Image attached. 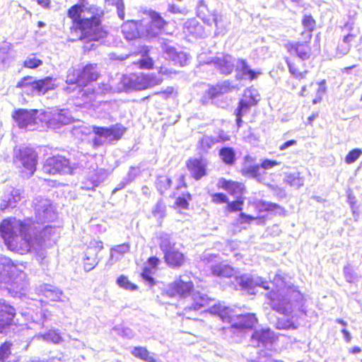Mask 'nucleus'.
<instances>
[{
  "label": "nucleus",
  "instance_id": "1",
  "mask_svg": "<svg viewBox=\"0 0 362 362\" xmlns=\"http://www.w3.org/2000/svg\"><path fill=\"white\" fill-rule=\"evenodd\" d=\"M303 30L300 33V39L297 42H290L285 45L286 51L294 53L295 57H285L291 75L296 78H305L309 72L306 62L312 55L311 40L313 33L317 28V21L310 13H305L301 18Z\"/></svg>",
  "mask_w": 362,
  "mask_h": 362
},
{
  "label": "nucleus",
  "instance_id": "2",
  "mask_svg": "<svg viewBox=\"0 0 362 362\" xmlns=\"http://www.w3.org/2000/svg\"><path fill=\"white\" fill-rule=\"evenodd\" d=\"M86 0H79L81 4L71 6L66 11V16L70 20L69 31L78 35L77 40L88 39L98 41L107 35V31L103 25L105 16L104 10L95 8V12L90 17H85L84 4Z\"/></svg>",
  "mask_w": 362,
  "mask_h": 362
},
{
  "label": "nucleus",
  "instance_id": "3",
  "mask_svg": "<svg viewBox=\"0 0 362 362\" xmlns=\"http://www.w3.org/2000/svg\"><path fill=\"white\" fill-rule=\"evenodd\" d=\"M0 236L8 250L20 255L28 254L42 244V239L33 237L30 224L13 216L2 219Z\"/></svg>",
  "mask_w": 362,
  "mask_h": 362
},
{
  "label": "nucleus",
  "instance_id": "4",
  "mask_svg": "<svg viewBox=\"0 0 362 362\" xmlns=\"http://www.w3.org/2000/svg\"><path fill=\"white\" fill-rule=\"evenodd\" d=\"M209 312L218 315L223 322H228L231 325L224 327L223 330L226 334H233L241 336L245 329H252L257 322V319L253 313L245 315H235L233 310L229 307L216 304L209 308Z\"/></svg>",
  "mask_w": 362,
  "mask_h": 362
},
{
  "label": "nucleus",
  "instance_id": "5",
  "mask_svg": "<svg viewBox=\"0 0 362 362\" xmlns=\"http://www.w3.org/2000/svg\"><path fill=\"white\" fill-rule=\"evenodd\" d=\"M13 163L21 176L30 177L37 169V153L33 147H20L14 152Z\"/></svg>",
  "mask_w": 362,
  "mask_h": 362
},
{
  "label": "nucleus",
  "instance_id": "6",
  "mask_svg": "<svg viewBox=\"0 0 362 362\" xmlns=\"http://www.w3.org/2000/svg\"><path fill=\"white\" fill-rule=\"evenodd\" d=\"M100 76L97 64H87L81 69H72L66 75V81L69 84H77L80 86H86L96 81Z\"/></svg>",
  "mask_w": 362,
  "mask_h": 362
},
{
  "label": "nucleus",
  "instance_id": "7",
  "mask_svg": "<svg viewBox=\"0 0 362 362\" xmlns=\"http://www.w3.org/2000/svg\"><path fill=\"white\" fill-rule=\"evenodd\" d=\"M125 128L120 124L112 125L109 127L93 126V132L95 137L92 140L93 146L98 148L104 144H112L122 139Z\"/></svg>",
  "mask_w": 362,
  "mask_h": 362
},
{
  "label": "nucleus",
  "instance_id": "8",
  "mask_svg": "<svg viewBox=\"0 0 362 362\" xmlns=\"http://www.w3.org/2000/svg\"><path fill=\"white\" fill-rule=\"evenodd\" d=\"M163 79L154 74H132L123 78L125 86L135 90H146L160 85Z\"/></svg>",
  "mask_w": 362,
  "mask_h": 362
},
{
  "label": "nucleus",
  "instance_id": "9",
  "mask_svg": "<svg viewBox=\"0 0 362 362\" xmlns=\"http://www.w3.org/2000/svg\"><path fill=\"white\" fill-rule=\"evenodd\" d=\"M42 170L49 175H64L71 173L72 167L69 158L57 154L46 159L42 165Z\"/></svg>",
  "mask_w": 362,
  "mask_h": 362
},
{
  "label": "nucleus",
  "instance_id": "10",
  "mask_svg": "<svg viewBox=\"0 0 362 362\" xmlns=\"http://www.w3.org/2000/svg\"><path fill=\"white\" fill-rule=\"evenodd\" d=\"M148 15L151 18L148 26L145 30V36L148 38L156 37L161 33H165L169 22L165 21L160 13L149 11Z\"/></svg>",
  "mask_w": 362,
  "mask_h": 362
},
{
  "label": "nucleus",
  "instance_id": "11",
  "mask_svg": "<svg viewBox=\"0 0 362 362\" xmlns=\"http://www.w3.org/2000/svg\"><path fill=\"white\" fill-rule=\"evenodd\" d=\"M150 49L148 46L144 45L141 47L140 49L135 51L130 54L134 57H138L139 59L134 60L131 65L140 70H151L155 68V62L152 57L149 55Z\"/></svg>",
  "mask_w": 362,
  "mask_h": 362
},
{
  "label": "nucleus",
  "instance_id": "12",
  "mask_svg": "<svg viewBox=\"0 0 362 362\" xmlns=\"http://www.w3.org/2000/svg\"><path fill=\"white\" fill-rule=\"evenodd\" d=\"M341 30L346 29L349 31V33L345 35L341 40L339 41L337 43V45L336 47V54L339 55V57L344 56L347 54L352 46V42L356 38V35L351 33V31L354 29V23L351 22H346L343 25V26H341Z\"/></svg>",
  "mask_w": 362,
  "mask_h": 362
},
{
  "label": "nucleus",
  "instance_id": "13",
  "mask_svg": "<svg viewBox=\"0 0 362 362\" xmlns=\"http://www.w3.org/2000/svg\"><path fill=\"white\" fill-rule=\"evenodd\" d=\"M18 265L10 258L0 257V282L6 283L12 281L18 274Z\"/></svg>",
  "mask_w": 362,
  "mask_h": 362
},
{
  "label": "nucleus",
  "instance_id": "14",
  "mask_svg": "<svg viewBox=\"0 0 362 362\" xmlns=\"http://www.w3.org/2000/svg\"><path fill=\"white\" fill-rule=\"evenodd\" d=\"M186 168L195 180H199L208 175L207 162L201 158H189L186 161Z\"/></svg>",
  "mask_w": 362,
  "mask_h": 362
},
{
  "label": "nucleus",
  "instance_id": "15",
  "mask_svg": "<svg viewBox=\"0 0 362 362\" xmlns=\"http://www.w3.org/2000/svg\"><path fill=\"white\" fill-rule=\"evenodd\" d=\"M289 296H267L271 308L276 312L288 315L293 310L294 305L291 302Z\"/></svg>",
  "mask_w": 362,
  "mask_h": 362
},
{
  "label": "nucleus",
  "instance_id": "16",
  "mask_svg": "<svg viewBox=\"0 0 362 362\" xmlns=\"http://www.w3.org/2000/svg\"><path fill=\"white\" fill-rule=\"evenodd\" d=\"M217 187L225 190L233 197H242L246 192V187L243 182L225 177H221L218 180Z\"/></svg>",
  "mask_w": 362,
  "mask_h": 362
},
{
  "label": "nucleus",
  "instance_id": "17",
  "mask_svg": "<svg viewBox=\"0 0 362 362\" xmlns=\"http://www.w3.org/2000/svg\"><path fill=\"white\" fill-rule=\"evenodd\" d=\"M164 260L166 264L173 269H177L185 265L186 257L178 249L170 247L164 251Z\"/></svg>",
  "mask_w": 362,
  "mask_h": 362
},
{
  "label": "nucleus",
  "instance_id": "18",
  "mask_svg": "<svg viewBox=\"0 0 362 362\" xmlns=\"http://www.w3.org/2000/svg\"><path fill=\"white\" fill-rule=\"evenodd\" d=\"M326 92L325 81L322 80L319 82H311L307 86H305L301 91V95L308 96L315 95V97L313 99V103L317 104L322 100L323 95Z\"/></svg>",
  "mask_w": 362,
  "mask_h": 362
},
{
  "label": "nucleus",
  "instance_id": "19",
  "mask_svg": "<svg viewBox=\"0 0 362 362\" xmlns=\"http://www.w3.org/2000/svg\"><path fill=\"white\" fill-rule=\"evenodd\" d=\"M170 288L175 294H191L194 286L189 277L180 275L170 284Z\"/></svg>",
  "mask_w": 362,
  "mask_h": 362
},
{
  "label": "nucleus",
  "instance_id": "20",
  "mask_svg": "<svg viewBox=\"0 0 362 362\" xmlns=\"http://www.w3.org/2000/svg\"><path fill=\"white\" fill-rule=\"evenodd\" d=\"M161 260L158 257L156 256L149 257L147 259L148 266L144 267L143 268L142 272L140 274L142 279L146 281L151 287L156 284V281L151 276V274L158 269Z\"/></svg>",
  "mask_w": 362,
  "mask_h": 362
},
{
  "label": "nucleus",
  "instance_id": "21",
  "mask_svg": "<svg viewBox=\"0 0 362 362\" xmlns=\"http://www.w3.org/2000/svg\"><path fill=\"white\" fill-rule=\"evenodd\" d=\"M274 333L270 329H256L251 337V343L254 346H267L272 343Z\"/></svg>",
  "mask_w": 362,
  "mask_h": 362
},
{
  "label": "nucleus",
  "instance_id": "22",
  "mask_svg": "<svg viewBox=\"0 0 362 362\" xmlns=\"http://www.w3.org/2000/svg\"><path fill=\"white\" fill-rule=\"evenodd\" d=\"M15 315V308L0 300V332L11 324Z\"/></svg>",
  "mask_w": 362,
  "mask_h": 362
},
{
  "label": "nucleus",
  "instance_id": "23",
  "mask_svg": "<svg viewBox=\"0 0 362 362\" xmlns=\"http://www.w3.org/2000/svg\"><path fill=\"white\" fill-rule=\"evenodd\" d=\"M238 66L236 69L237 77L239 79H248L253 81L262 75V71H255L250 68L247 61L240 59L238 61Z\"/></svg>",
  "mask_w": 362,
  "mask_h": 362
},
{
  "label": "nucleus",
  "instance_id": "24",
  "mask_svg": "<svg viewBox=\"0 0 362 362\" xmlns=\"http://www.w3.org/2000/svg\"><path fill=\"white\" fill-rule=\"evenodd\" d=\"M143 24L141 21H129L124 23L122 32L127 40H132L141 36Z\"/></svg>",
  "mask_w": 362,
  "mask_h": 362
},
{
  "label": "nucleus",
  "instance_id": "25",
  "mask_svg": "<svg viewBox=\"0 0 362 362\" xmlns=\"http://www.w3.org/2000/svg\"><path fill=\"white\" fill-rule=\"evenodd\" d=\"M12 118L20 128H24L35 123V118L30 110L18 109L13 111Z\"/></svg>",
  "mask_w": 362,
  "mask_h": 362
},
{
  "label": "nucleus",
  "instance_id": "26",
  "mask_svg": "<svg viewBox=\"0 0 362 362\" xmlns=\"http://www.w3.org/2000/svg\"><path fill=\"white\" fill-rule=\"evenodd\" d=\"M33 85V94L37 95H45L49 90L55 88V86L52 82V78L49 76L35 80Z\"/></svg>",
  "mask_w": 362,
  "mask_h": 362
},
{
  "label": "nucleus",
  "instance_id": "27",
  "mask_svg": "<svg viewBox=\"0 0 362 362\" xmlns=\"http://www.w3.org/2000/svg\"><path fill=\"white\" fill-rule=\"evenodd\" d=\"M232 86L228 82L216 83L210 86L206 90V95L209 99H214L220 95L231 91Z\"/></svg>",
  "mask_w": 362,
  "mask_h": 362
},
{
  "label": "nucleus",
  "instance_id": "28",
  "mask_svg": "<svg viewBox=\"0 0 362 362\" xmlns=\"http://www.w3.org/2000/svg\"><path fill=\"white\" fill-rule=\"evenodd\" d=\"M211 273L213 276L217 277L231 278L235 272L232 267L219 263L211 267Z\"/></svg>",
  "mask_w": 362,
  "mask_h": 362
},
{
  "label": "nucleus",
  "instance_id": "29",
  "mask_svg": "<svg viewBox=\"0 0 362 362\" xmlns=\"http://www.w3.org/2000/svg\"><path fill=\"white\" fill-rule=\"evenodd\" d=\"M192 200V195L190 192H187L181 196L175 198L173 203V208L177 210L179 213H182L183 210H188L189 209L190 202Z\"/></svg>",
  "mask_w": 362,
  "mask_h": 362
},
{
  "label": "nucleus",
  "instance_id": "30",
  "mask_svg": "<svg viewBox=\"0 0 362 362\" xmlns=\"http://www.w3.org/2000/svg\"><path fill=\"white\" fill-rule=\"evenodd\" d=\"M218 156L221 161L227 165L232 166L235 163V151L232 147L224 146L221 148L218 151Z\"/></svg>",
  "mask_w": 362,
  "mask_h": 362
},
{
  "label": "nucleus",
  "instance_id": "31",
  "mask_svg": "<svg viewBox=\"0 0 362 362\" xmlns=\"http://www.w3.org/2000/svg\"><path fill=\"white\" fill-rule=\"evenodd\" d=\"M252 107L255 106L250 102L243 101L242 100H239L238 105L235 110L236 117L235 121L238 128L242 126L243 117L247 114Z\"/></svg>",
  "mask_w": 362,
  "mask_h": 362
},
{
  "label": "nucleus",
  "instance_id": "32",
  "mask_svg": "<svg viewBox=\"0 0 362 362\" xmlns=\"http://www.w3.org/2000/svg\"><path fill=\"white\" fill-rule=\"evenodd\" d=\"M21 199V194L18 189H13L6 200H4L0 204L1 211L8 208H13Z\"/></svg>",
  "mask_w": 362,
  "mask_h": 362
},
{
  "label": "nucleus",
  "instance_id": "33",
  "mask_svg": "<svg viewBox=\"0 0 362 362\" xmlns=\"http://www.w3.org/2000/svg\"><path fill=\"white\" fill-rule=\"evenodd\" d=\"M132 354L136 358H140L146 362H156V359L151 355L146 348L136 346L132 351Z\"/></svg>",
  "mask_w": 362,
  "mask_h": 362
},
{
  "label": "nucleus",
  "instance_id": "34",
  "mask_svg": "<svg viewBox=\"0 0 362 362\" xmlns=\"http://www.w3.org/2000/svg\"><path fill=\"white\" fill-rule=\"evenodd\" d=\"M98 257L95 252H85L83 265V269L86 272H89L95 268L98 264Z\"/></svg>",
  "mask_w": 362,
  "mask_h": 362
},
{
  "label": "nucleus",
  "instance_id": "35",
  "mask_svg": "<svg viewBox=\"0 0 362 362\" xmlns=\"http://www.w3.org/2000/svg\"><path fill=\"white\" fill-rule=\"evenodd\" d=\"M240 100L250 102L252 105L256 106L257 105L260 98L257 90L252 88H247L244 90Z\"/></svg>",
  "mask_w": 362,
  "mask_h": 362
},
{
  "label": "nucleus",
  "instance_id": "36",
  "mask_svg": "<svg viewBox=\"0 0 362 362\" xmlns=\"http://www.w3.org/2000/svg\"><path fill=\"white\" fill-rule=\"evenodd\" d=\"M254 205L259 213L272 212L281 209L280 206L277 204L267 202L262 200L256 202Z\"/></svg>",
  "mask_w": 362,
  "mask_h": 362
},
{
  "label": "nucleus",
  "instance_id": "37",
  "mask_svg": "<svg viewBox=\"0 0 362 362\" xmlns=\"http://www.w3.org/2000/svg\"><path fill=\"white\" fill-rule=\"evenodd\" d=\"M244 198L243 197H237L235 199L226 204V211L229 213L241 211L243 209Z\"/></svg>",
  "mask_w": 362,
  "mask_h": 362
},
{
  "label": "nucleus",
  "instance_id": "38",
  "mask_svg": "<svg viewBox=\"0 0 362 362\" xmlns=\"http://www.w3.org/2000/svg\"><path fill=\"white\" fill-rule=\"evenodd\" d=\"M216 64L220 71L225 75L230 74L233 70V63L226 58L218 59Z\"/></svg>",
  "mask_w": 362,
  "mask_h": 362
},
{
  "label": "nucleus",
  "instance_id": "39",
  "mask_svg": "<svg viewBox=\"0 0 362 362\" xmlns=\"http://www.w3.org/2000/svg\"><path fill=\"white\" fill-rule=\"evenodd\" d=\"M117 284L120 288H122L129 291H136L138 288L137 286L135 284L130 281L128 277L125 275H120L117 279Z\"/></svg>",
  "mask_w": 362,
  "mask_h": 362
},
{
  "label": "nucleus",
  "instance_id": "40",
  "mask_svg": "<svg viewBox=\"0 0 362 362\" xmlns=\"http://www.w3.org/2000/svg\"><path fill=\"white\" fill-rule=\"evenodd\" d=\"M172 180L167 176H158L156 180V187L161 193L170 188L172 185Z\"/></svg>",
  "mask_w": 362,
  "mask_h": 362
},
{
  "label": "nucleus",
  "instance_id": "41",
  "mask_svg": "<svg viewBox=\"0 0 362 362\" xmlns=\"http://www.w3.org/2000/svg\"><path fill=\"white\" fill-rule=\"evenodd\" d=\"M259 165H254L247 167H243L240 170V173L244 177H258L259 174Z\"/></svg>",
  "mask_w": 362,
  "mask_h": 362
},
{
  "label": "nucleus",
  "instance_id": "42",
  "mask_svg": "<svg viewBox=\"0 0 362 362\" xmlns=\"http://www.w3.org/2000/svg\"><path fill=\"white\" fill-rule=\"evenodd\" d=\"M35 80L31 76H26L20 79L16 87L20 89L30 88V92L33 94V83Z\"/></svg>",
  "mask_w": 362,
  "mask_h": 362
},
{
  "label": "nucleus",
  "instance_id": "43",
  "mask_svg": "<svg viewBox=\"0 0 362 362\" xmlns=\"http://www.w3.org/2000/svg\"><path fill=\"white\" fill-rule=\"evenodd\" d=\"M105 2L109 6H114L117 8L119 18L124 20L125 17L124 4L123 0H105Z\"/></svg>",
  "mask_w": 362,
  "mask_h": 362
},
{
  "label": "nucleus",
  "instance_id": "44",
  "mask_svg": "<svg viewBox=\"0 0 362 362\" xmlns=\"http://www.w3.org/2000/svg\"><path fill=\"white\" fill-rule=\"evenodd\" d=\"M12 343L5 341L0 346V362H6L11 354Z\"/></svg>",
  "mask_w": 362,
  "mask_h": 362
},
{
  "label": "nucleus",
  "instance_id": "45",
  "mask_svg": "<svg viewBox=\"0 0 362 362\" xmlns=\"http://www.w3.org/2000/svg\"><path fill=\"white\" fill-rule=\"evenodd\" d=\"M238 284L243 289L253 288L256 285L254 279L250 276L242 275L238 277Z\"/></svg>",
  "mask_w": 362,
  "mask_h": 362
},
{
  "label": "nucleus",
  "instance_id": "46",
  "mask_svg": "<svg viewBox=\"0 0 362 362\" xmlns=\"http://www.w3.org/2000/svg\"><path fill=\"white\" fill-rule=\"evenodd\" d=\"M113 331L118 335L127 339H132L134 337V332L129 327H115Z\"/></svg>",
  "mask_w": 362,
  "mask_h": 362
},
{
  "label": "nucleus",
  "instance_id": "47",
  "mask_svg": "<svg viewBox=\"0 0 362 362\" xmlns=\"http://www.w3.org/2000/svg\"><path fill=\"white\" fill-rule=\"evenodd\" d=\"M362 154V151L359 148H354L351 150L345 157V162L347 164L354 163Z\"/></svg>",
  "mask_w": 362,
  "mask_h": 362
},
{
  "label": "nucleus",
  "instance_id": "48",
  "mask_svg": "<svg viewBox=\"0 0 362 362\" xmlns=\"http://www.w3.org/2000/svg\"><path fill=\"white\" fill-rule=\"evenodd\" d=\"M103 249V243L101 240H92L89 243L86 250L88 252H95L98 255V252L101 251Z\"/></svg>",
  "mask_w": 362,
  "mask_h": 362
},
{
  "label": "nucleus",
  "instance_id": "49",
  "mask_svg": "<svg viewBox=\"0 0 362 362\" xmlns=\"http://www.w3.org/2000/svg\"><path fill=\"white\" fill-rule=\"evenodd\" d=\"M42 64V61L35 57L27 58L23 63L25 68L35 69Z\"/></svg>",
  "mask_w": 362,
  "mask_h": 362
},
{
  "label": "nucleus",
  "instance_id": "50",
  "mask_svg": "<svg viewBox=\"0 0 362 362\" xmlns=\"http://www.w3.org/2000/svg\"><path fill=\"white\" fill-rule=\"evenodd\" d=\"M171 59L175 65L180 66H185L187 62L186 55L183 52H175L172 55Z\"/></svg>",
  "mask_w": 362,
  "mask_h": 362
},
{
  "label": "nucleus",
  "instance_id": "51",
  "mask_svg": "<svg viewBox=\"0 0 362 362\" xmlns=\"http://www.w3.org/2000/svg\"><path fill=\"white\" fill-rule=\"evenodd\" d=\"M228 197L223 192H216L211 194V202L215 204H227Z\"/></svg>",
  "mask_w": 362,
  "mask_h": 362
},
{
  "label": "nucleus",
  "instance_id": "52",
  "mask_svg": "<svg viewBox=\"0 0 362 362\" xmlns=\"http://www.w3.org/2000/svg\"><path fill=\"white\" fill-rule=\"evenodd\" d=\"M287 182L291 187L298 188L303 185V180L299 175H289L287 177Z\"/></svg>",
  "mask_w": 362,
  "mask_h": 362
},
{
  "label": "nucleus",
  "instance_id": "53",
  "mask_svg": "<svg viewBox=\"0 0 362 362\" xmlns=\"http://www.w3.org/2000/svg\"><path fill=\"white\" fill-rule=\"evenodd\" d=\"M42 337L45 341H51L55 344L59 343L61 340V337L55 331H49L43 334Z\"/></svg>",
  "mask_w": 362,
  "mask_h": 362
},
{
  "label": "nucleus",
  "instance_id": "54",
  "mask_svg": "<svg viewBox=\"0 0 362 362\" xmlns=\"http://www.w3.org/2000/svg\"><path fill=\"white\" fill-rule=\"evenodd\" d=\"M129 246L127 244L118 245L112 249V256H117L128 252Z\"/></svg>",
  "mask_w": 362,
  "mask_h": 362
},
{
  "label": "nucleus",
  "instance_id": "55",
  "mask_svg": "<svg viewBox=\"0 0 362 362\" xmlns=\"http://www.w3.org/2000/svg\"><path fill=\"white\" fill-rule=\"evenodd\" d=\"M230 139V135L223 130H219L218 132L216 143H223L228 141Z\"/></svg>",
  "mask_w": 362,
  "mask_h": 362
},
{
  "label": "nucleus",
  "instance_id": "56",
  "mask_svg": "<svg viewBox=\"0 0 362 362\" xmlns=\"http://www.w3.org/2000/svg\"><path fill=\"white\" fill-rule=\"evenodd\" d=\"M187 187H188V185L186 181V176H185V175L182 174L179 176V177L177 179V184L175 187V189L180 190L182 188L186 189Z\"/></svg>",
  "mask_w": 362,
  "mask_h": 362
},
{
  "label": "nucleus",
  "instance_id": "57",
  "mask_svg": "<svg viewBox=\"0 0 362 362\" xmlns=\"http://www.w3.org/2000/svg\"><path fill=\"white\" fill-rule=\"evenodd\" d=\"M278 165H279V163L276 160L265 159L262 160L259 165V168L262 167L264 169H271Z\"/></svg>",
  "mask_w": 362,
  "mask_h": 362
},
{
  "label": "nucleus",
  "instance_id": "58",
  "mask_svg": "<svg viewBox=\"0 0 362 362\" xmlns=\"http://www.w3.org/2000/svg\"><path fill=\"white\" fill-rule=\"evenodd\" d=\"M239 218L241 219V223H250L254 221L256 218L249 214L241 212L239 214Z\"/></svg>",
  "mask_w": 362,
  "mask_h": 362
},
{
  "label": "nucleus",
  "instance_id": "59",
  "mask_svg": "<svg viewBox=\"0 0 362 362\" xmlns=\"http://www.w3.org/2000/svg\"><path fill=\"white\" fill-rule=\"evenodd\" d=\"M296 144H297V141L295 139H291V140L287 141L285 143L282 144L279 146V150L283 151L291 146H295Z\"/></svg>",
  "mask_w": 362,
  "mask_h": 362
},
{
  "label": "nucleus",
  "instance_id": "60",
  "mask_svg": "<svg viewBox=\"0 0 362 362\" xmlns=\"http://www.w3.org/2000/svg\"><path fill=\"white\" fill-rule=\"evenodd\" d=\"M45 292L47 293H57L59 292V290L55 286H53L49 284H45L44 286V290Z\"/></svg>",
  "mask_w": 362,
  "mask_h": 362
},
{
  "label": "nucleus",
  "instance_id": "61",
  "mask_svg": "<svg viewBox=\"0 0 362 362\" xmlns=\"http://www.w3.org/2000/svg\"><path fill=\"white\" fill-rule=\"evenodd\" d=\"M211 16L213 23H214L215 26L218 27L219 23L222 22L221 16L217 13H213Z\"/></svg>",
  "mask_w": 362,
  "mask_h": 362
},
{
  "label": "nucleus",
  "instance_id": "62",
  "mask_svg": "<svg viewBox=\"0 0 362 362\" xmlns=\"http://www.w3.org/2000/svg\"><path fill=\"white\" fill-rule=\"evenodd\" d=\"M37 4L41 6L44 8H50V0H36Z\"/></svg>",
  "mask_w": 362,
  "mask_h": 362
},
{
  "label": "nucleus",
  "instance_id": "63",
  "mask_svg": "<svg viewBox=\"0 0 362 362\" xmlns=\"http://www.w3.org/2000/svg\"><path fill=\"white\" fill-rule=\"evenodd\" d=\"M168 11L171 13H180L179 8L175 4H169L168 6Z\"/></svg>",
  "mask_w": 362,
  "mask_h": 362
},
{
  "label": "nucleus",
  "instance_id": "64",
  "mask_svg": "<svg viewBox=\"0 0 362 362\" xmlns=\"http://www.w3.org/2000/svg\"><path fill=\"white\" fill-rule=\"evenodd\" d=\"M341 332L344 334V339L346 340V341L350 342L351 339V336L350 333L346 329H343L341 330Z\"/></svg>",
  "mask_w": 362,
  "mask_h": 362
}]
</instances>
